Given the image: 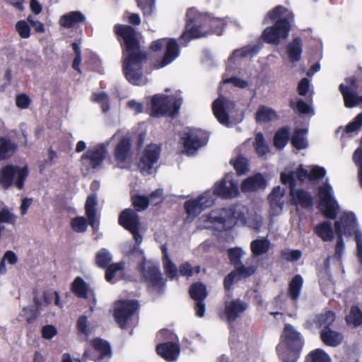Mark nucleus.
Here are the masks:
<instances>
[{"label":"nucleus","mask_w":362,"mask_h":362,"mask_svg":"<svg viewBox=\"0 0 362 362\" xmlns=\"http://www.w3.org/2000/svg\"><path fill=\"white\" fill-rule=\"evenodd\" d=\"M270 245L267 238H257L251 242L250 249L254 256H260L269 251Z\"/></svg>","instance_id":"c756f323"},{"label":"nucleus","mask_w":362,"mask_h":362,"mask_svg":"<svg viewBox=\"0 0 362 362\" xmlns=\"http://www.w3.org/2000/svg\"><path fill=\"white\" fill-rule=\"evenodd\" d=\"M139 271L148 286L158 291L164 286V279L158 264L144 259L139 266Z\"/></svg>","instance_id":"6e6552de"},{"label":"nucleus","mask_w":362,"mask_h":362,"mask_svg":"<svg viewBox=\"0 0 362 362\" xmlns=\"http://www.w3.org/2000/svg\"><path fill=\"white\" fill-rule=\"evenodd\" d=\"M214 193L225 198L234 197L238 194V184L226 176L215 186Z\"/></svg>","instance_id":"6ab92c4d"},{"label":"nucleus","mask_w":362,"mask_h":362,"mask_svg":"<svg viewBox=\"0 0 362 362\" xmlns=\"http://www.w3.org/2000/svg\"><path fill=\"white\" fill-rule=\"evenodd\" d=\"M183 144L187 154L193 155L199 148L204 145L205 141L197 134L191 133L184 138Z\"/></svg>","instance_id":"c85d7f7f"},{"label":"nucleus","mask_w":362,"mask_h":362,"mask_svg":"<svg viewBox=\"0 0 362 362\" xmlns=\"http://www.w3.org/2000/svg\"><path fill=\"white\" fill-rule=\"evenodd\" d=\"M353 161L358 168V177L362 187V147H358L353 154Z\"/></svg>","instance_id":"864d4df0"},{"label":"nucleus","mask_w":362,"mask_h":362,"mask_svg":"<svg viewBox=\"0 0 362 362\" xmlns=\"http://www.w3.org/2000/svg\"><path fill=\"white\" fill-rule=\"evenodd\" d=\"M289 136V130L288 128H283L278 131L274 138V146L281 149L283 148L288 142Z\"/></svg>","instance_id":"49530a36"},{"label":"nucleus","mask_w":362,"mask_h":362,"mask_svg":"<svg viewBox=\"0 0 362 362\" xmlns=\"http://www.w3.org/2000/svg\"><path fill=\"white\" fill-rule=\"evenodd\" d=\"M355 240L357 247V257L359 262L362 264V233L361 231L356 232Z\"/></svg>","instance_id":"774afa93"},{"label":"nucleus","mask_w":362,"mask_h":362,"mask_svg":"<svg viewBox=\"0 0 362 362\" xmlns=\"http://www.w3.org/2000/svg\"><path fill=\"white\" fill-rule=\"evenodd\" d=\"M300 350L291 349L288 347L286 350L280 352L279 358L282 362H296L299 357Z\"/></svg>","instance_id":"09e8293b"},{"label":"nucleus","mask_w":362,"mask_h":362,"mask_svg":"<svg viewBox=\"0 0 362 362\" xmlns=\"http://www.w3.org/2000/svg\"><path fill=\"white\" fill-rule=\"evenodd\" d=\"M230 214L226 209L213 210L206 216V221L214 224L218 230H226L233 225Z\"/></svg>","instance_id":"dca6fc26"},{"label":"nucleus","mask_w":362,"mask_h":362,"mask_svg":"<svg viewBox=\"0 0 362 362\" xmlns=\"http://www.w3.org/2000/svg\"><path fill=\"white\" fill-rule=\"evenodd\" d=\"M182 104L181 98L168 97L157 94L151 99V112L153 117H160L167 114L173 115L178 112Z\"/></svg>","instance_id":"423d86ee"},{"label":"nucleus","mask_w":362,"mask_h":362,"mask_svg":"<svg viewBox=\"0 0 362 362\" xmlns=\"http://www.w3.org/2000/svg\"><path fill=\"white\" fill-rule=\"evenodd\" d=\"M92 100L101 104L103 112H107L110 110L109 98L105 93H93Z\"/></svg>","instance_id":"5fc2aeb1"},{"label":"nucleus","mask_w":362,"mask_h":362,"mask_svg":"<svg viewBox=\"0 0 362 362\" xmlns=\"http://www.w3.org/2000/svg\"><path fill=\"white\" fill-rule=\"evenodd\" d=\"M320 338L322 342L329 346L336 347L341 344L344 337L341 333L334 331L330 328L322 329Z\"/></svg>","instance_id":"a878e982"},{"label":"nucleus","mask_w":362,"mask_h":362,"mask_svg":"<svg viewBox=\"0 0 362 362\" xmlns=\"http://www.w3.org/2000/svg\"><path fill=\"white\" fill-rule=\"evenodd\" d=\"M185 208L188 216L193 218L204 210L197 199H190L187 201L185 203Z\"/></svg>","instance_id":"a18cd8bd"},{"label":"nucleus","mask_w":362,"mask_h":362,"mask_svg":"<svg viewBox=\"0 0 362 362\" xmlns=\"http://www.w3.org/2000/svg\"><path fill=\"white\" fill-rule=\"evenodd\" d=\"M16 30L22 38H28L30 35L29 24L25 21H19L16 23Z\"/></svg>","instance_id":"13d9d810"},{"label":"nucleus","mask_w":362,"mask_h":362,"mask_svg":"<svg viewBox=\"0 0 362 362\" xmlns=\"http://www.w3.org/2000/svg\"><path fill=\"white\" fill-rule=\"evenodd\" d=\"M28 175V170L26 166L21 168L8 165L0 169V184L4 189L15 186L18 189H22Z\"/></svg>","instance_id":"39448f33"},{"label":"nucleus","mask_w":362,"mask_h":362,"mask_svg":"<svg viewBox=\"0 0 362 362\" xmlns=\"http://www.w3.org/2000/svg\"><path fill=\"white\" fill-rule=\"evenodd\" d=\"M276 112L272 108L260 106L256 112V120L258 122H267L276 119Z\"/></svg>","instance_id":"58836bf2"},{"label":"nucleus","mask_w":362,"mask_h":362,"mask_svg":"<svg viewBox=\"0 0 362 362\" xmlns=\"http://www.w3.org/2000/svg\"><path fill=\"white\" fill-rule=\"evenodd\" d=\"M301 252L300 250H284L281 251V257L288 261L293 262L297 261L301 257Z\"/></svg>","instance_id":"0e129e2a"},{"label":"nucleus","mask_w":362,"mask_h":362,"mask_svg":"<svg viewBox=\"0 0 362 362\" xmlns=\"http://www.w3.org/2000/svg\"><path fill=\"white\" fill-rule=\"evenodd\" d=\"M85 16L79 11H71L64 16L59 19V23L64 28H71L74 24L84 21Z\"/></svg>","instance_id":"2f4dec72"},{"label":"nucleus","mask_w":362,"mask_h":362,"mask_svg":"<svg viewBox=\"0 0 362 362\" xmlns=\"http://www.w3.org/2000/svg\"><path fill=\"white\" fill-rule=\"evenodd\" d=\"M155 1L156 0H136L138 6L143 10L144 15H149L152 13L155 7Z\"/></svg>","instance_id":"052dcab7"},{"label":"nucleus","mask_w":362,"mask_h":362,"mask_svg":"<svg viewBox=\"0 0 362 362\" xmlns=\"http://www.w3.org/2000/svg\"><path fill=\"white\" fill-rule=\"evenodd\" d=\"M316 234L325 242H330L334 238V230L330 221H324L315 227Z\"/></svg>","instance_id":"7c9ffc66"},{"label":"nucleus","mask_w":362,"mask_h":362,"mask_svg":"<svg viewBox=\"0 0 362 362\" xmlns=\"http://www.w3.org/2000/svg\"><path fill=\"white\" fill-rule=\"evenodd\" d=\"M112 256L105 248L100 249L95 255V264L100 268H105L110 265Z\"/></svg>","instance_id":"a19ab883"},{"label":"nucleus","mask_w":362,"mask_h":362,"mask_svg":"<svg viewBox=\"0 0 362 362\" xmlns=\"http://www.w3.org/2000/svg\"><path fill=\"white\" fill-rule=\"evenodd\" d=\"M318 196L320 210L326 217L334 219L339 211V206L333 197L332 187L328 180L319 187Z\"/></svg>","instance_id":"0eeeda50"},{"label":"nucleus","mask_w":362,"mask_h":362,"mask_svg":"<svg viewBox=\"0 0 362 362\" xmlns=\"http://www.w3.org/2000/svg\"><path fill=\"white\" fill-rule=\"evenodd\" d=\"M92 346L95 349V362H107L112 356L110 345L103 339H97L92 341Z\"/></svg>","instance_id":"5701e85b"},{"label":"nucleus","mask_w":362,"mask_h":362,"mask_svg":"<svg viewBox=\"0 0 362 362\" xmlns=\"http://www.w3.org/2000/svg\"><path fill=\"white\" fill-rule=\"evenodd\" d=\"M179 53L180 50L177 41L174 39L168 40L165 54L159 67H163L171 63L179 55Z\"/></svg>","instance_id":"cd10ccee"},{"label":"nucleus","mask_w":362,"mask_h":362,"mask_svg":"<svg viewBox=\"0 0 362 362\" xmlns=\"http://www.w3.org/2000/svg\"><path fill=\"white\" fill-rule=\"evenodd\" d=\"M335 314L332 311H327L317 316L315 320L316 325L322 329L330 328V326L335 320Z\"/></svg>","instance_id":"ea45409f"},{"label":"nucleus","mask_w":362,"mask_h":362,"mask_svg":"<svg viewBox=\"0 0 362 362\" xmlns=\"http://www.w3.org/2000/svg\"><path fill=\"white\" fill-rule=\"evenodd\" d=\"M186 17L185 31L182 33L181 38L187 42L205 36L206 31L203 29L208 24L212 26V23H217L218 25L223 23L222 19L214 18L209 15L200 13L194 8L188 9Z\"/></svg>","instance_id":"20e7f679"},{"label":"nucleus","mask_w":362,"mask_h":362,"mask_svg":"<svg viewBox=\"0 0 362 362\" xmlns=\"http://www.w3.org/2000/svg\"><path fill=\"white\" fill-rule=\"evenodd\" d=\"M325 173V170L322 167L314 166L309 172L308 178L310 180H315L323 177Z\"/></svg>","instance_id":"338daca9"},{"label":"nucleus","mask_w":362,"mask_h":362,"mask_svg":"<svg viewBox=\"0 0 362 362\" xmlns=\"http://www.w3.org/2000/svg\"><path fill=\"white\" fill-rule=\"evenodd\" d=\"M235 108V103L220 96L212 105L214 114L218 122L226 127L230 126L228 114Z\"/></svg>","instance_id":"ddd939ff"},{"label":"nucleus","mask_w":362,"mask_h":362,"mask_svg":"<svg viewBox=\"0 0 362 362\" xmlns=\"http://www.w3.org/2000/svg\"><path fill=\"white\" fill-rule=\"evenodd\" d=\"M107 156L106 145L105 144H98L90 148L81 156L83 165L88 164L93 170H99L102 167L103 160Z\"/></svg>","instance_id":"9b49d317"},{"label":"nucleus","mask_w":362,"mask_h":362,"mask_svg":"<svg viewBox=\"0 0 362 362\" xmlns=\"http://www.w3.org/2000/svg\"><path fill=\"white\" fill-rule=\"evenodd\" d=\"M137 308L135 300H121L115 304L114 315L121 328H125L126 323Z\"/></svg>","instance_id":"4468645a"},{"label":"nucleus","mask_w":362,"mask_h":362,"mask_svg":"<svg viewBox=\"0 0 362 362\" xmlns=\"http://www.w3.org/2000/svg\"><path fill=\"white\" fill-rule=\"evenodd\" d=\"M223 82L224 83H233L234 86L240 88H244L248 86L247 81L234 76H231L229 78L224 77L223 79Z\"/></svg>","instance_id":"69168bd1"},{"label":"nucleus","mask_w":362,"mask_h":362,"mask_svg":"<svg viewBox=\"0 0 362 362\" xmlns=\"http://www.w3.org/2000/svg\"><path fill=\"white\" fill-rule=\"evenodd\" d=\"M118 221L122 227L132 234L136 245L139 246L143 238L139 233L141 222L138 214L132 209H126L119 214Z\"/></svg>","instance_id":"1a4fd4ad"},{"label":"nucleus","mask_w":362,"mask_h":362,"mask_svg":"<svg viewBox=\"0 0 362 362\" xmlns=\"http://www.w3.org/2000/svg\"><path fill=\"white\" fill-rule=\"evenodd\" d=\"M197 200L200 204V205L202 206V208L206 209V208H209L211 206L214 204V199L211 194L210 192H206L201 194Z\"/></svg>","instance_id":"e2e57ef3"},{"label":"nucleus","mask_w":362,"mask_h":362,"mask_svg":"<svg viewBox=\"0 0 362 362\" xmlns=\"http://www.w3.org/2000/svg\"><path fill=\"white\" fill-rule=\"evenodd\" d=\"M346 321L348 325L359 327L362 324V311L357 306H352L349 314L346 317Z\"/></svg>","instance_id":"79ce46f5"},{"label":"nucleus","mask_w":362,"mask_h":362,"mask_svg":"<svg viewBox=\"0 0 362 362\" xmlns=\"http://www.w3.org/2000/svg\"><path fill=\"white\" fill-rule=\"evenodd\" d=\"M307 130L305 129H296L291 137V144L297 149H304L308 146V141L305 135Z\"/></svg>","instance_id":"c9c22d12"},{"label":"nucleus","mask_w":362,"mask_h":362,"mask_svg":"<svg viewBox=\"0 0 362 362\" xmlns=\"http://www.w3.org/2000/svg\"><path fill=\"white\" fill-rule=\"evenodd\" d=\"M228 255L230 262L235 267L241 263L240 259L245 255V252L241 248L235 247L229 249Z\"/></svg>","instance_id":"6e6d98bb"},{"label":"nucleus","mask_w":362,"mask_h":362,"mask_svg":"<svg viewBox=\"0 0 362 362\" xmlns=\"http://www.w3.org/2000/svg\"><path fill=\"white\" fill-rule=\"evenodd\" d=\"M114 30L124 39L128 53L123 62V71L127 79L133 85H145L147 79L143 76L142 64L146 59V54L140 49L134 29L129 25L117 24Z\"/></svg>","instance_id":"f257e3e1"},{"label":"nucleus","mask_w":362,"mask_h":362,"mask_svg":"<svg viewBox=\"0 0 362 362\" xmlns=\"http://www.w3.org/2000/svg\"><path fill=\"white\" fill-rule=\"evenodd\" d=\"M303 280L300 275L297 274L293 277L288 284V293L291 298L296 303L300 297Z\"/></svg>","instance_id":"72a5a7b5"},{"label":"nucleus","mask_w":362,"mask_h":362,"mask_svg":"<svg viewBox=\"0 0 362 362\" xmlns=\"http://www.w3.org/2000/svg\"><path fill=\"white\" fill-rule=\"evenodd\" d=\"M247 304L240 299L225 302V315L229 323L233 322L247 309Z\"/></svg>","instance_id":"a211bd4d"},{"label":"nucleus","mask_w":362,"mask_h":362,"mask_svg":"<svg viewBox=\"0 0 362 362\" xmlns=\"http://www.w3.org/2000/svg\"><path fill=\"white\" fill-rule=\"evenodd\" d=\"M163 266L164 272L169 279H172L177 276V268L170 259H163Z\"/></svg>","instance_id":"8fccbe9b"},{"label":"nucleus","mask_w":362,"mask_h":362,"mask_svg":"<svg viewBox=\"0 0 362 362\" xmlns=\"http://www.w3.org/2000/svg\"><path fill=\"white\" fill-rule=\"evenodd\" d=\"M279 18L273 26L267 28L263 33L264 41L278 45L281 40H285L291 29V23L293 19V14L282 6H278L268 12L264 21L275 20Z\"/></svg>","instance_id":"f03ea898"},{"label":"nucleus","mask_w":362,"mask_h":362,"mask_svg":"<svg viewBox=\"0 0 362 362\" xmlns=\"http://www.w3.org/2000/svg\"><path fill=\"white\" fill-rule=\"evenodd\" d=\"M267 186V182L261 173H257L245 179L241 185V190L243 192H255L264 189Z\"/></svg>","instance_id":"4be33fe9"},{"label":"nucleus","mask_w":362,"mask_h":362,"mask_svg":"<svg viewBox=\"0 0 362 362\" xmlns=\"http://www.w3.org/2000/svg\"><path fill=\"white\" fill-rule=\"evenodd\" d=\"M130 148V142L128 138H123L116 146L115 156L117 160L124 161L129 154Z\"/></svg>","instance_id":"4c0bfd02"},{"label":"nucleus","mask_w":362,"mask_h":362,"mask_svg":"<svg viewBox=\"0 0 362 362\" xmlns=\"http://www.w3.org/2000/svg\"><path fill=\"white\" fill-rule=\"evenodd\" d=\"M286 51L291 62H298L302 54V43L299 37L294 38L288 44Z\"/></svg>","instance_id":"473e14b6"},{"label":"nucleus","mask_w":362,"mask_h":362,"mask_svg":"<svg viewBox=\"0 0 362 362\" xmlns=\"http://www.w3.org/2000/svg\"><path fill=\"white\" fill-rule=\"evenodd\" d=\"M98 204V198L95 194L88 196L85 203V212L88 224L94 230H98L100 225V214L97 210Z\"/></svg>","instance_id":"f3484780"},{"label":"nucleus","mask_w":362,"mask_h":362,"mask_svg":"<svg viewBox=\"0 0 362 362\" xmlns=\"http://www.w3.org/2000/svg\"><path fill=\"white\" fill-rule=\"evenodd\" d=\"M235 267V272L237 275L243 276L244 277L250 276L253 274L256 271V267L254 266L245 267L242 263L237 265Z\"/></svg>","instance_id":"680f3d73"},{"label":"nucleus","mask_w":362,"mask_h":362,"mask_svg":"<svg viewBox=\"0 0 362 362\" xmlns=\"http://www.w3.org/2000/svg\"><path fill=\"white\" fill-rule=\"evenodd\" d=\"M231 213L233 224L241 223L257 230H259L262 226V217L255 215L251 218L247 217L248 210L243 206H237L233 209H228Z\"/></svg>","instance_id":"f8f14e48"},{"label":"nucleus","mask_w":362,"mask_h":362,"mask_svg":"<svg viewBox=\"0 0 362 362\" xmlns=\"http://www.w3.org/2000/svg\"><path fill=\"white\" fill-rule=\"evenodd\" d=\"M132 204L136 211H144L149 205V199L144 196H135L132 197Z\"/></svg>","instance_id":"4d7b16f0"},{"label":"nucleus","mask_w":362,"mask_h":362,"mask_svg":"<svg viewBox=\"0 0 362 362\" xmlns=\"http://www.w3.org/2000/svg\"><path fill=\"white\" fill-rule=\"evenodd\" d=\"M362 127V112L358 114L353 122L349 123L345 129L346 133L358 132Z\"/></svg>","instance_id":"bf43d9fd"},{"label":"nucleus","mask_w":362,"mask_h":362,"mask_svg":"<svg viewBox=\"0 0 362 362\" xmlns=\"http://www.w3.org/2000/svg\"><path fill=\"white\" fill-rule=\"evenodd\" d=\"M230 163L233 165L238 174H244L249 170L247 160L242 156H239L235 160H231Z\"/></svg>","instance_id":"3c124183"},{"label":"nucleus","mask_w":362,"mask_h":362,"mask_svg":"<svg viewBox=\"0 0 362 362\" xmlns=\"http://www.w3.org/2000/svg\"><path fill=\"white\" fill-rule=\"evenodd\" d=\"M357 223L355 215L352 212L344 213L339 221L334 223V232L337 235L334 246V253L332 257H327L325 261V269L327 274H329V262L332 259L336 261L337 265H341L342 257L345 252V243L342 235L351 236L358 230H356Z\"/></svg>","instance_id":"7ed1b4c3"},{"label":"nucleus","mask_w":362,"mask_h":362,"mask_svg":"<svg viewBox=\"0 0 362 362\" xmlns=\"http://www.w3.org/2000/svg\"><path fill=\"white\" fill-rule=\"evenodd\" d=\"M305 362H331V358L324 350L317 349L307 356Z\"/></svg>","instance_id":"c03bdc74"},{"label":"nucleus","mask_w":362,"mask_h":362,"mask_svg":"<svg viewBox=\"0 0 362 362\" xmlns=\"http://www.w3.org/2000/svg\"><path fill=\"white\" fill-rule=\"evenodd\" d=\"M125 267V262L120 261L117 263H113L106 267L105 279L110 283L114 282V279L119 277L122 275L123 271Z\"/></svg>","instance_id":"f704fd0d"},{"label":"nucleus","mask_w":362,"mask_h":362,"mask_svg":"<svg viewBox=\"0 0 362 362\" xmlns=\"http://www.w3.org/2000/svg\"><path fill=\"white\" fill-rule=\"evenodd\" d=\"M339 89L343 95L344 105L346 107L351 108L359 105L360 98L356 94L355 87H348L344 84H340Z\"/></svg>","instance_id":"bb28decb"},{"label":"nucleus","mask_w":362,"mask_h":362,"mask_svg":"<svg viewBox=\"0 0 362 362\" xmlns=\"http://www.w3.org/2000/svg\"><path fill=\"white\" fill-rule=\"evenodd\" d=\"M156 351L158 355L168 361H175L180 353L178 345L173 342H167L157 346Z\"/></svg>","instance_id":"b1692460"},{"label":"nucleus","mask_w":362,"mask_h":362,"mask_svg":"<svg viewBox=\"0 0 362 362\" xmlns=\"http://www.w3.org/2000/svg\"><path fill=\"white\" fill-rule=\"evenodd\" d=\"M73 292L80 298H86L93 305L96 304V298L94 291L89 288L87 284L81 277H76L72 284Z\"/></svg>","instance_id":"412c9836"},{"label":"nucleus","mask_w":362,"mask_h":362,"mask_svg":"<svg viewBox=\"0 0 362 362\" xmlns=\"http://www.w3.org/2000/svg\"><path fill=\"white\" fill-rule=\"evenodd\" d=\"M160 151V149L157 145L150 144L147 146L139 164L143 174L148 175L152 173L153 165L158 160Z\"/></svg>","instance_id":"2eb2a0df"},{"label":"nucleus","mask_w":362,"mask_h":362,"mask_svg":"<svg viewBox=\"0 0 362 362\" xmlns=\"http://www.w3.org/2000/svg\"><path fill=\"white\" fill-rule=\"evenodd\" d=\"M282 338L289 349L300 350L303 346L301 334L291 325H285Z\"/></svg>","instance_id":"aec40b11"},{"label":"nucleus","mask_w":362,"mask_h":362,"mask_svg":"<svg viewBox=\"0 0 362 362\" xmlns=\"http://www.w3.org/2000/svg\"><path fill=\"white\" fill-rule=\"evenodd\" d=\"M189 294L194 300H204L207 296V291L205 285L197 282L192 284L189 288Z\"/></svg>","instance_id":"37998d69"},{"label":"nucleus","mask_w":362,"mask_h":362,"mask_svg":"<svg viewBox=\"0 0 362 362\" xmlns=\"http://www.w3.org/2000/svg\"><path fill=\"white\" fill-rule=\"evenodd\" d=\"M259 51L257 46H247L239 49H235L233 54L229 57L227 64L226 71L233 69V65L236 63L239 58H244L248 56H253Z\"/></svg>","instance_id":"393cba45"},{"label":"nucleus","mask_w":362,"mask_h":362,"mask_svg":"<svg viewBox=\"0 0 362 362\" xmlns=\"http://www.w3.org/2000/svg\"><path fill=\"white\" fill-rule=\"evenodd\" d=\"M71 225L74 231L84 233L87 230L88 223L85 217L78 216L73 218Z\"/></svg>","instance_id":"603ef678"},{"label":"nucleus","mask_w":362,"mask_h":362,"mask_svg":"<svg viewBox=\"0 0 362 362\" xmlns=\"http://www.w3.org/2000/svg\"><path fill=\"white\" fill-rule=\"evenodd\" d=\"M0 141V160L8 159L14 153L17 145L6 138H1Z\"/></svg>","instance_id":"e433bc0d"},{"label":"nucleus","mask_w":362,"mask_h":362,"mask_svg":"<svg viewBox=\"0 0 362 362\" xmlns=\"http://www.w3.org/2000/svg\"><path fill=\"white\" fill-rule=\"evenodd\" d=\"M281 180L284 184H288L290 193L296 204L300 205L303 208H308L313 205V197L309 192L303 189H294V173H282Z\"/></svg>","instance_id":"9d476101"},{"label":"nucleus","mask_w":362,"mask_h":362,"mask_svg":"<svg viewBox=\"0 0 362 362\" xmlns=\"http://www.w3.org/2000/svg\"><path fill=\"white\" fill-rule=\"evenodd\" d=\"M254 145L259 156H263L269 152V146L266 144L264 136L260 132L256 134Z\"/></svg>","instance_id":"de8ad7c7"}]
</instances>
